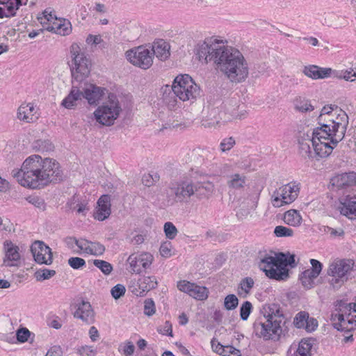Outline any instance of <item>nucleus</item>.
<instances>
[{
	"mask_svg": "<svg viewBox=\"0 0 356 356\" xmlns=\"http://www.w3.org/2000/svg\"><path fill=\"white\" fill-rule=\"evenodd\" d=\"M195 55L202 63L213 61L217 69L232 83H242L248 77V64L242 53L225 45L222 40L206 39L197 44Z\"/></svg>",
	"mask_w": 356,
	"mask_h": 356,
	"instance_id": "f257e3e1",
	"label": "nucleus"
},
{
	"mask_svg": "<svg viewBox=\"0 0 356 356\" xmlns=\"http://www.w3.org/2000/svg\"><path fill=\"white\" fill-rule=\"evenodd\" d=\"M13 175L22 186L40 188L50 183L63 180V174L60 164L54 159H42L39 155L28 157L20 170H13Z\"/></svg>",
	"mask_w": 356,
	"mask_h": 356,
	"instance_id": "f03ea898",
	"label": "nucleus"
},
{
	"mask_svg": "<svg viewBox=\"0 0 356 356\" xmlns=\"http://www.w3.org/2000/svg\"><path fill=\"white\" fill-rule=\"evenodd\" d=\"M215 186L209 180L195 181L188 178L171 181L167 189L168 202L186 203L193 199L198 201L209 200L214 192Z\"/></svg>",
	"mask_w": 356,
	"mask_h": 356,
	"instance_id": "7ed1b4c3",
	"label": "nucleus"
},
{
	"mask_svg": "<svg viewBox=\"0 0 356 356\" xmlns=\"http://www.w3.org/2000/svg\"><path fill=\"white\" fill-rule=\"evenodd\" d=\"M264 321L254 323L256 334L268 339L277 340L287 331V318L277 305H271L265 310Z\"/></svg>",
	"mask_w": 356,
	"mask_h": 356,
	"instance_id": "20e7f679",
	"label": "nucleus"
},
{
	"mask_svg": "<svg viewBox=\"0 0 356 356\" xmlns=\"http://www.w3.org/2000/svg\"><path fill=\"white\" fill-rule=\"evenodd\" d=\"M208 115L202 121L206 128L216 127L220 122L226 123L236 120H242L246 117L247 112L240 108L239 101L236 97H232L223 102L222 111L213 106L208 107Z\"/></svg>",
	"mask_w": 356,
	"mask_h": 356,
	"instance_id": "39448f33",
	"label": "nucleus"
},
{
	"mask_svg": "<svg viewBox=\"0 0 356 356\" xmlns=\"http://www.w3.org/2000/svg\"><path fill=\"white\" fill-rule=\"evenodd\" d=\"M348 123V116L345 111L338 109L336 105L325 106L318 116L320 127L318 128L334 131L336 136L334 140L337 141L343 139Z\"/></svg>",
	"mask_w": 356,
	"mask_h": 356,
	"instance_id": "423d86ee",
	"label": "nucleus"
},
{
	"mask_svg": "<svg viewBox=\"0 0 356 356\" xmlns=\"http://www.w3.org/2000/svg\"><path fill=\"white\" fill-rule=\"evenodd\" d=\"M287 266H296L295 254L280 252L275 256L266 255L261 259L259 264L267 277L276 280H285L289 277Z\"/></svg>",
	"mask_w": 356,
	"mask_h": 356,
	"instance_id": "0eeeda50",
	"label": "nucleus"
},
{
	"mask_svg": "<svg viewBox=\"0 0 356 356\" xmlns=\"http://www.w3.org/2000/svg\"><path fill=\"white\" fill-rule=\"evenodd\" d=\"M327 273L331 277L330 284L333 289H339L349 279L356 276V260L335 259L329 265Z\"/></svg>",
	"mask_w": 356,
	"mask_h": 356,
	"instance_id": "6e6552de",
	"label": "nucleus"
},
{
	"mask_svg": "<svg viewBox=\"0 0 356 356\" xmlns=\"http://www.w3.org/2000/svg\"><path fill=\"white\" fill-rule=\"evenodd\" d=\"M334 132L323 128L313 129V149L315 156L319 158H326L331 154L333 149L342 140L336 139Z\"/></svg>",
	"mask_w": 356,
	"mask_h": 356,
	"instance_id": "1a4fd4ad",
	"label": "nucleus"
},
{
	"mask_svg": "<svg viewBox=\"0 0 356 356\" xmlns=\"http://www.w3.org/2000/svg\"><path fill=\"white\" fill-rule=\"evenodd\" d=\"M70 54L72 63L71 67L72 81L82 84V82L90 74V62L76 43H73L71 45Z\"/></svg>",
	"mask_w": 356,
	"mask_h": 356,
	"instance_id": "9d476101",
	"label": "nucleus"
},
{
	"mask_svg": "<svg viewBox=\"0 0 356 356\" xmlns=\"http://www.w3.org/2000/svg\"><path fill=\"white\" fill-rule=\"evenodd\" d=\"M167 90H172L183 102L193 100L200 94V87L188 74L178 75L171 87L166 86Z\"/></svg>",
	"mask_w": 356,
	"mask_h": 356,
	"instance_id": "9b49d317",
	"label": "nucleus"
},
{
	"mask_svg": "<svg viewBox=\"0 0 356 356\" xmlns=\"http://www.w3.org/2000/svg\"><path fill=\"white\" fill-rule=\"evenodd\" d=\"M122 108L117 97L114 94L108 95V99L94 112L97 122L104 126L113 125L118 119Z\"/></svg>",
	"mask_w": 356,
	"mask_h": 356,
	"instance_id": "f8f14e48",
	"label": "nucleus"
},
{
	"mask_svg": "<svg viewBox=\"0 0 356 356\" xmlns=\"http://www.w3.org/2000/svg\"><path fill=\"white\" fill-rule=\"evenodd\" d=\"M300 186V183L292 181L276 189L271 195L273 206L279 208L294 202L299 195Z\"/></svg>",
	"mask_w": 356,
	"mask_h": 356,
	"instance_id": "ddd939ff",
	"label": "nucleus"
},
{
	"mask_svg": "<svg viewBox=\"0 0 356 356\" xmlns=\"http://www.w3.org/2000/svg\"><path fill=\"white\" fill-rule=\"evenodd\" d=\"M127 59L134 65L143 70L149 69L153 63V54L143 46L127 51Z\"/></svg>",
	"mask_w": 356,
	"mask_h": 356,
	"instance_id": "4468645a",
	"label": "nucleus"
},
{
	"mask_svg": "<svg viewBox=\"0 0 356 356\" xmlns=\"http://www.w3.org/2000/svg\"><path fill=\"white\" fill-rule=\"evenodd\" d=\"M154 259L153 256L149 252L141 254H131L128 257L127 262L131 273H140L143 268H149Z\"/></svg>",
	"mask_w": 356,
	"mask_h": 356,
	"instance_id": "2eb2a0df",
	"label": "nucleus"
},
{
	"mask_svg": "<svg viewBox=\"0 0 356 356\" xmlns=\"http://www.w3.org/2000/svg\"><path fill=\"white\" fill-rule=\"evenodd\" d=\"M82 89V97H84L90 105H97L105 95L106 89L95 84L84 83Z\"/></svg>",
	"mask_w": 356,
	"mask_h": 356,
	"instance_id": "dca6fc26",
	"label": "nucleus"
},
{
	"mask_svg": "<svg viewBox=\"0 0 356 356\" xmlns=\"http://www.w3.org/2000/svg\"><path fill=\"white\" fill-rule=\"evenodd\" d=\"M299 153L304 158L313 159L315 155L312 151L313 147V129L303 133L298 138Z\"/></svg>",
	"mask_w": 356,
	"mask_h": 356,
	"instance_id": "f3484780",
	"label": "nucleus"
},
{
	"mask_svg": "<svg viewBox=\"0 0 356 356\" xmlns=\"http://www.w3.org/2000/svg\"><path fill=\"white\" fill-rule=\"evenodd\" d=\"M74 317L81 320L86 324H91L94 322L95 314L89 302L81 301L76 306L74 312Z\"/></svg>",
	"mask_w": 356,
	"mask_h": 356,
	"instance_id": "a211bd4d",
	"label": "nucleus"
},
{
	"mask_svg": "<svg viewBox=\"0 0 356 356\" xmlns=\"http://www.w3.org/2000/svg\"><path fill=\"white\" fill-rule=\"evenodd\" d=\"M333 70L330 67H321L315 65L304 66L302 73L312 79H323L332 76Z\"/></svg>",
	"mask_w": 356,
	"mask_h": 356,
	"instance_id": "6ab92c4d",
	"label": "nucleus"
},
{
	"mask_svg": "<svg viewBox=\"0 0 356 356\" xmlns=\"http://www.w3.org/2000/svg\"><path fill=\"white\" fill-rule=\"evenodd\" d=\"M31 251L38 264L50 265L52 263V252L49 246H31Z\"/></svg>",
	"mask_w": 356,
	"mask_h": 356,
	"instance_id": "aec40b11",
	"label": "nucleus"
},
{
	"mask_svg": "<svg viewBox=\"0 0 356 356\" xmlns=\"http://www.w3.org/2000/svg\"><path fill=\"white\" fill-rule=\"evenodd\" d=\"M96 211L94 213V218L98 220L103 221L111 214V198L108 195H102L97 202Z\"/></svg>",
	"mask_w": 356,
	"mask_h": 356,
	"instance_id": "412c9836",
	"label": "nucleus"
},
{
	"mask_svg": "<svg viewBox=\"0 0 356 356\" xmlns=\"http://www.w3.org/2000/svg\"><path fill=\"white\" fill-rule=\"evenodd\" d=\"M72 86L68 95L62 101L61 105L67 109H72L76 106V102L82 98L81 84H76L72 81Z\"/></svg>",
	"mask_w": 356,
	"mask_h": 356,
	"instance_id": "4be33fe9",
	"label": "nucleus"
},
{
	"mask_svg": "<svg viewBox=\"0 0 356 356\" xmlns=\"http://www.w3.org/2000/svg\"><path fill=\"white\" fill-rule=\"evenodd\" d=\"M335 307L336 311L341 312L339 316L346 320H352L350 326H353V324L356 325V309L353 307L352 302L339 300L337 302Z\"/></svg>",
	"mask_w": 356,
	"mask_h": 356,
	"instance_id": "5701e85b",
	"label": "nucleus"
},
{
	"mask_svg": "<svg viewBox=\"0 0 356 356\" xmlns=\"http://www.w3.org/2000/svg\"><path fill=\"white\" fill-rule=\"evenodd\" d=\"M333 186L343 188L356 185V172H350L338 175L331 180Z\"/></svg>",
	"mask_w": 356,
	"mask_h": 356,
	"instance_id": "b1692460",
	"label": "nucleus"
},
{
	"mask_svg": "<svg viewBox=\"0 0 356 356\" xmlns=\"http://www.w3.org/2000/svg\"><path fill=\"white\" fill-rule=\"evenodd\" d=\"M22 4L21 0H0V18L15 16Z\"/></svg>",
	"mask_w": 356,
	"mask_h": 356,
	"instance_id": "393cba45",
	"label": "nucleus"
},
{
	"mask_svg": "<svg viewBox=\"0 0 356 356\" xmlns=\"http://www.w3.org/2000/svg\"><path fill=\"white\" fill-rule=\"evenodd\" d=\"M35 114L36 109L32 103L22 104L17 110V118L27 123L33 122L38 118Z\"/></svg>",
	"mask_w": 356,
	"mask_h": 356,
	"instance_id": "a878e982",
	"label": "nucleus"
},
{
	"mask_svg": "<svg viewBox=\"0 0 356 356\" xmlns=\"http://www.w3.org/2000/svg\"><path fill=\"white\" fill-rule=\"evenodd\" d=\"M6 266H18L21 263V254L19 246H8L5 250L3 260Z\"/></svg>",
	"mask_w": 356,
	"mask_h": 356,
	"instance_id": "bb28decb",
	"label": "nucleus"
},
{
	"mask_svg": "<svg viewBox=\"0 0 356 356\" xmlns=\"http://www.w3.org/2000/svg\"><path fill=\"white\" fill-rule=\"evenodd\" d=\"M170 44L166 41L157 40L152 44V54L159 60H165L170 55Z\"/></svg>",
	"mask_w": 356,
	"mask_h": 356,
	"instance_id": "cd10ccee",
	"label": "nucleus"
},
{
	"mask_svg": "<svg viewBox=\"0 0 356 356\" xmlns=\"http://www.w3.org/2000/svg\"><path fill=\"white\" fill-rule=\"evenodd\" d=\"M339 315H341V312L336 310L331 314L330 320L334 327L340 331H350L353 330V326H350L352 320L343 319Z\"/></svg>",
	"mask_w": 356,
	"mask_h": 356,
	"instance_id": "c85d7f7f",
	"label": "nucleus"
},
{
	"mask_svg": "<svg viewBox=\"0 0 356 356\" xmlns=\"http://www.w3.org/2000/svg\"><path fill=\"white\" fill-rule=\"evenodd\" d=\"M339 209L340 213L349 218H352L351 216H356V195L351 197L347 196Z\"/></svg>",
	"mask_w": 356,
	"mask_h": 356,
	"instance_id": "c756f323",
	"label": "nucleus"
},
{
	"mask_svg": "<svg viewBox=\"0 0 356 356\" xmlns=\"http://www.w3.org/2000/svg\"><path fill=\"white\" fill-rule=\"evenodd\" d=\"M55 26L48 27L47 30L51 31L55 29V32L60 35H69L72 31L71 22L64 18L59 19L58 22L54 23Z\"/></svg>",
	"mask_w": 356,
	"mask_h": 356,
	"instance_id": "7c9ffc66",
	"label": "nucleus"
},
{
	"mask_svg": "<svg viewBox=\"0 0 356 356\" xmlns=\"http://www.w3.org/2000/svg\"><path fill=\"white\" fill-rule=\"evenodd\" d=\"M294 109L300 113H307L314 110L309 99L306 97L298 96L293 101Z\"/></svg>",
	"mask_w": 356,
	"mask_h": 356,
	"instance_id": "2f4dec72",
	"label": "nucleus"
},
{
	"mask_svg": "<svg viewBox=\"0 0 356 356\" xmlns=\"http://www.w3.org/2000/svg\"><path fill=\"white\" fill-rule=\"evenodd\" d=\"M283 220L286 224L293 227H298L302 223V216L296 209H290L284 214Z\"/></svg>",
	"mask_w": 356,
	"mask_h": 356,
	"instance_id": "473e14b6",
	"label": "nucleus"
},
{
	"mask_svg": "<svg viewBox=\"0 0 356 356\" xmlns=\"http://www.w3.org/2000/svg\"><path fill=\"white\" fill-rule=\"evenodd\" d=\"M254 286V281L250 277L243 278L238 286L237 293L238 296L245 298L250 294L251 289Z\"/></svg>",
	"mask_w": 356,
	"mask_h": 356,
	"instance_id": "72a5a7b5",
	"label": "nucleus"
},
{
	"mask_svg": "<svg viewBox=\"0 0 356 356\" xmlns=\"http://www.w3.org/2000/svg\"><path fill=\"white\" fill-rule=\"evenodd\" d=\"M246 183L245 176L240 174H234L229 177L227 186L229 188L238 190L243 188Z\"/></svg>",
	"mask_w": 356,
	"mask_h": 356,
	"instance_id": "f704fd0d",
	"label": "nucleus"
},
{
	"mask_svg": "<svg viewBox=\"0 0 356 356\" xmlns=\"http://www.w3.org/2000/svg\"><path fill=\"white\" fill-rule=\"evenodd\" d=\"M78 250H74L76 254H92L95 256L102 255L105 251L104 246H77Z\"/></svg>",
	"mask_w": 356,
	"mask_h": 356,
	"instance_id": "c9c22d12",
	"label": "nucleus"
},
{
	"mask_svg": "<svg viewBox=\"0 0 356 356\" xmlns=\"http://www.w3.org/2000/svg\"><path fill=\"white\" fill-rule=\"evenodd\" d=\"M138 285L143 292L148 291L156 287V279L154 276L143 277L138 280Z\"/></svg>",
	"mask_w": 356,
	"mask_h": 356,
	"instance_id": "e433bc0d",
	"label": "nucleus"
},
{
	"mask_svg": "<svg viewBox=\"0 0 356 356\" xmlns=\"http://www.w3.org/2000/svg\"><path fill=\"white\" fill-rule=\"evenodd\" d=\"M312 343L311 339H302L298 345V348L294 353V356H311Z\"/></svg>",
	"mask_w": 356,
	"mask_h": 356,
	"instance_id": "4c0bfd02",
	"label": "nucleus"
},
{
	"mask_svg": "<svg viewBox=\"0 0 356 356\" xmlns=\"http://www.w3.org/2000/svg\"><path fill=\"white\" fill-rule=\"evenodd\" d=\"M334 76L339 79H343L347 81H354L356 80V70L350 68L346 70L334 71L332 72Z\"/></svg>",
	"mask_w": 356,
	"mask_h": 356,
	"instance_id": "58836bf2",
	"label": "nucleus"
},
{
	"mask_svg": "<svg viewBox=\"0 0 356 356\" xmlns=\"http://www.w3.org/2000/svg\"><path fill=\"white\" fill-rule=\"evenodd\" d=\"M208 289L205 286L197 285L194 283L190 296L195 299L203 300L208 298Z\"/></svg>",
	"mask_w": 356,
	"mask_h": 356,
	"instance_id": "ea45409f",
	"label": "nucleus"
},
{
	"mask_svg": "<svg viewBox=\"0 0 356 356\" xmlns=\"http://www.w3.org/2000/svg\"><path fill=\"white\" fill-rule=\"evenodd\" d=\"M93 264L95 266L98 268L105 275H109L113 270V266L106 261L95 259L93 261Z\"/></svg>",
	"mask_w": 356,
	"mask_h": 356,
	"instance_id": "a19ab883",
	"label": "nucleus"
},
{
	"mask_svg": "<svg viewBox=\"0 0 356 356\" xmlns=\"http://www.w3.org/2000/svg\"><path fill=\"white\" fill-rule=\"evenodd\" d=\"M55 275H56V271L54 270L44 268V269L37 270L34 274V277L37 281L42 282L45 280L50 279L51 277H54Z\"/></svg>",
	"mask_w": 356,
	"mask_h": 356,
	"instance_id": "79ce46f5",
	"label": "nucleus"
},
{
	"mask_svg": "<svg viewBox=\"0 0 356 356\" xmlns=\"http://www.w3.org/2000/svg\"><path fill=\"white\" fill-rule=\"evenodd\" d=\"M238 304V299L234 294L227 295L224 301L225 308L227 310L236 309Z\"/></svg>",
	"mask_w": 356,
	"mask_h": 356,
	"instance_id": "37998d69",
	"label": "nucleus"
},
{
	"mask_svg": "<svg viewBox=\"0 0 356 356\" xmlns=\"http://www.w3.org/2000/svg\"><path fill=\"white\" fill-rule=\"evenodd\" d=\"M308 315L309 314L306 312L298 313L293 320L294 325L298 328L305 327Z\"/></svg>",
	"mask_w": 356,
	"mask_h": 356,
	"instance_id": "c03bdc74",
	"label": "nucleus"
},
{
	"mask_svg": "<svg viewBox=\"0 0 356 356\" xmlns=\"http://www.w3.org/2000/svg\"><path fill=\"white\" fill-rule=\"evenodd\" d=\"M252 309V305L249 301L244 302L240 307V316L243 321H246Z\"/></svg>",
	"mask_w": 356,
	"mask_h": 356,
	"instance_id": "a18cd8bd",
	"label": "nucleus"
},
{
	"mask_svg": "<svg viewBox=\"0 0 356 356\" xmlns=\"http://www.w3.org/2000/svg\"><path fill=\"white\" fill-rule=\"evenodd\" d=\"M164 232L165 236L169 239H173L175 238L177 234V229L176 227L171 222H167L164 224Z\"/></svg>",
	"mask_w": 356,
	"mask_h": 356,
	"instance_id": "49530a36",
	"label": "nucleus"
},
{
	"mask_svg": "<svg viewBox=\"0 0 356 356\" xmlns=\"http://www.w3.org/2000/svg\"><path fill=\"white\" fill-rule=\"evenodd\" d=\"M274 234L277 237L291 236L293 234V231L286 227L279 225L275 227Z\"/></svg>",
	"mask_w": 356,
	"mask_h": 356,
	"instance_id": "de8ad7c7",
	"label": "nucleus"
},
{
	"mask_svg": "<svg viewBox=\"0 0 356 356\" xmlns=\"http://www.w3.org/2000/svg\"><path fill=\"white\" fill-rule=\"evenodd\" d=\"M193 285L194 283L190 282L187 280H180L177 282V286L179 291L186 293L190 296Z\"/></svg>",
	"mask_w": 356,
	"mask_h": 356,
	"instance_id": "09e8293b",
	"label": "nucleus"
},
{
	"mask_svg": "<svg viewBox=\"0 0 356 356\" xmlns=\"http://www.w3.org/2000/svg\"><path fill=\"white\" fill-rule=\"evenodd\" d=\"M67 263L73 269H79L86 266L85 260L80 257H70Z\"/></svg>",
	"mask_w": 356,
	"mask_h": 356,
	"instance_id": "8fccbe9b",
	"label": "nucleus"
},
{
	"mask_svg": "<svg viewBox=\"0 0 356 356\" xmlns=\"http://www.w3.org/2000/svg\"><path fill=\"white\" fill-rule=\"evenodd\" d=\"M126 289L124 285L118 284L113 286L111 290V293L115 299H118L125 293Z\"/></svg>",
	"mask_w": 356,
	"mask_h": 356,
	"instance_id": "3c124183",
	"label": "nucleus"
},
{
	"mask_svg": "<svg viewBox=\"0 0 356 356\" xmlns=\"http://www.w3.org/2000/svg\"><path fill=\"white\" fill-rule=\"evenodd\" d=\"M144 313L147 316H152L155 313V305L152 299H146L144 302Z\"/></svg>",
	"mask_w": 356,
	"mask_h": 356,
	"instance_id": "603ef678",
	"label": "nucleus"
},
{
	"mask_svg": "<svg viewBox=\"0 0 356 356\" xmlns=\"http://www.w3.org/2000/svg\"><path fill=\"white\" fill-rule=\"evenodd\" d=\"M30 334L31 332L27 328L19 329L16 333L17 339L22 343L26 342L28 341Z\"/></svg>",
	"mask_w": 356,
	"mask_h": 356,
	"instance_id": "864d4df0",
	"label": "nucleus"
},
{
	"mask_svg": "<svg viewBox=\"0 0 356 356\" xmlns=\"http://www.w3.org/2000/svg\"><path fill=\"white\" fill-rule=\"evenodd\" d=\"M26 200L37 208L42 210L45 209V203L44 200L38 196H29L26 198Z\"/></svg>",
	"mask_w": 356,
	"mask_h": 356,
	"instance_id": "5fc2aeb1",
	"label": "nucleus"
},
{
	"mask_svg": "<svg viewBox=\"0 0 356 356\" xmlns=\"http://www.w3.org/2000/svg\"><path fill=\"white\" fill-rule=\"evenodd\" d=\"M235 144V140L232 137L225 138L220 144L222 152H226L231 149Z\"/></svg>",
	"mask_w": 356,
	"mask_h": 356,
	"instance_id": "6e6d98bb",
	"label": "nucleus"
},
{
	"mask_svg": "<svg viewBox=\"0 0 356 356\" xmlns=\"http://www.w3.org/2000/svg\"><path fill=\"white\" fill-rule=\"evenodd\" d=\"M222 356H241V351L232 346H225Z\"/></svg>",
	"mask_w": 356,
	"mask_h": 356,
	"instance_id": "4d7b16f0",
	"label": "nucleus"
},
{
	"mask_svg": "<svg viewBox=\"0 0 356 356\" xmlns=\"http://www.w3.org/2000/svg\"><path fill=\"white\" fill-rule=\"evenodd\" d=\"M159 252L161 257L168 258L175 254V250L172 246H160Z\"/></svg>",
	"mask_w": 356,
	"mask_h": 356,
	"instance_id": "13d9d810",
	"label": "nucleus"
},
{
	"mask_svg": "<svg viewBox=\"0 0 356 356\" xmlns=\"http://www.w3.org/2000/svg\"><path fill=\"white\" fill-rule=\"evenodd\" d=\"M64 243L66 245H86V243H89V241L83 238L78 240L74 237L69 236L65 238Z\"/></svg>",
	"mask_w": 356,
	"mask_h": 356,
	"instance_id": "bf43d9fd",
	"label": "nucleus"
},
{
	"mask_svg": "<svg viewBox=\"0 0 356 356\" xmlns=\"http://www.w3.org/2000/svg\"><path fill=\"white\" fill-rule=\"evenodd\" d=\"M253 207V206H248L247 208L242 206L241 204L239 206V209L236 211V216L239 219H243L250 213V209Z\"/></svg>",
	"mask_w": 356,
	"mask_h": 356,
	"instance_id": "052dcab7",
	"label": "nucleus"
},
{
	"mask_svg": "<svg viewBox=\"0 0 356 356\" xmlns=\"http://www.w3.org/2000/svg\"><path fill=\"white\" fill-rule=\"evenodd\" d=\"M78 353L81 356H95L96 355V350L91 346H82L79 349Z\"/></svg>",
	"mask_w": 356,
	"mask_h": 356,
	"instance_id": "680f3d73",
	"label": "nucleus"
},
{
	"mask_svg": "<svg viewBox=\"0 0 356 356\" xmlns=\"http://www.w3.org/2000/svg\"><path fill=\"white\" fill-rule=\"evenodd\" d=\"M317 326H318V322H317L316 319H315L314 318H309V316H308V318H307V322L305 324V330L307 332H312L316 329Z\"/></svg>",
	"mask_w": 356,
	"mask_h": 356,
	"instance_id": "e2e57ef3",
	"label": "nucleus"
},
{
	"mask_svg": "<svg viewBox=\"0 0 356 356\" xmlns=\"http://www.w3.org/2000/svg\"><path fill=\"white\" fill-rule=\"evenodd\" d=\"M123 353L125 356H131L135 350V346L131 341H126L123 346Z\"/></svg>",
	"mask_w": 356,
	"mask_h": 356,
	"instance_id": "0e129e2a",
	"label": "nucleus"
},
{
	"mask_svg": "<svg viewBox=\"0 0 356 356\" xmlns=\"http://www.w3.org/2000/svg\"><path fill=\"white\" fill-rule=\"evenodd\" d=\"M74 209H76L78 213L86 215V213L89 210V207L88 206V202H83L77 204Z\"/></svg>",
	"mask_w": 356,
	"mask_h": 356,
	"instance_id": "69168bd1",
	"label": "nucleus"
},
{
	"mask_svg": "<svg viewBox=\"0 0 356 356\" xmlns=\"http://www.w3.org/2000/svg\"><path fill=\"white\" fill-rule=\"evenodd\" d=\"M310 264H312L311 269L312 270H314V272L317 273V274L320 275V273L322 270V268H323L322 264L320 261H318V260L314 259H312L310 260Z\"/></svg>",
	"mask_w": 356,
	"mask_h": 356,
	"instance_id": "338daca9",
	"label": "nucleus"
},
{
	"mask_svg": "<svg viewBox=\"0 0 356 356\" xmlns=\"http://www.w3.org/2000/svg\"><path fill=\"white\" fill-rule=\"evenodd\" d=\"M45 356H61V349L59 346H54L47 351Z\"/></svg>",
	"mask_w": 356,
	"mask_h": 356,
	"instance_id": "774afa93",
	"label": "nucleus"
}]
</instances>
